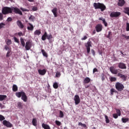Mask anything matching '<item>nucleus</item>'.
I'll return each mask as SVG.
<instances>
[{
	"label": "nucleus",
	"instance_id": "1",
	"mask_svg": "<svg viewBox=\"0 0 129 129\" xmlns=\"http://www.w3.org/2000/svg\"><path fill=\"white\" fill-rule=\"evenodd\" d=\"M16 96L18 98H21L24 102H27L28 101V97L26 95V93L25 92L22 91L21 92H17L15 93Z\"/></svg>",
	"mask_w": 129,
	"mask_h": 129
},
{
	"label": "nucleus",
	"instance_id": "2",
	"mask_svg": "<svg viewBox=\"0 0 129 129\" xmlns=\"http://www.w3.org/2000/svg\"><path fill=\"white\" fill-rule=\"evenodd\" d=\"M94 8H95V10H97L99 9L101 10V12H103L106 10V7L104 4L100 3H94Z\"/></svg>",
	"mask_w": 129,
	"mask_h": 129
},
{
	"label": "nucleus",
	"instance_id": "3",
	"mask_svg": "<svg viewBox=\"0 0 129 129\" xmlns=\"http://www.w3.org/2000/svg\"><path fill=\"white\" fill-rule=\"evenodd\" d=\"M2 12L3 15H9V14H13L12 7L11 8L8 7H3Z\"/></svg>",
	"mask_w": 129,
	"mask_h": 129
},
{
	"label": "nucleus",
	"instance_id": "4",
	"mask_svg": "<svg viewBox=\"0 0 129 129\" xmlns=\"http://www.w3.org/2000/svg\"><path fill=\"white\" fill-rule=\"evenodd\" d=\"M115 87L118 91H122L124 89V86L119 82L116 83Z\"/></svg>",
	"mask_w": 129,
	"mask_h": 129
},
{
	"label": "nucleus",
	"instance_id": "5",
	"mask_svg": "<svg viewBox=\"0 0 129 129\" xmlns=\"http://www.w3.org/2000/svg\"><path fill=\"white\" fill-rule=\"evenodd\" d=\"M13 12L15 13V14H18V15H20V16H23V13H22L20 9L17 7H12V13Z\"/></svg>",
	"mask_w": 129,
	"mask_h": 129
},
{
	"label": "nucleus",
	"instance_id": "6",
	"mask_svg": "<svg viewBox=\"0 0 129 129\" xmlns=\"http://www.w3.org/2000/svg\"><path fill=\"white\" fill-rule=\"evenodd\" d=\"M3 124L5 126H6L7 127H13V124L10 122V121H8L7 120H4L3 121Z\"/></svg>",
	"mask_w": 129,
	"mask_h": 129
},
{
	"label": "nucleus",
	"instance_id": "7",
	"mask_svg": "<svg viewBox=\"0 0 129 129\" xmlns=\"http://www.w3.org/2000/svg\"><path fill=\"white\" fill-rule=\"evenodd\" d=\"M120 15H121L120 12H112L110 13V17L111 18H118Z\"/></svg>",
	"mask_w": 129,
	"mask_h": 129
},
{
	"label": "nucleus",
	"instance_id": "8",
	"mask_svg": "<svg viewBox=\"0 0 129 129\" xmlns=\"http://www.w3.org/2000/svg\"><path fill=\"white\" fill-rule=\"evenodd\" d=\"M92 45H91V41H89L87 42V43H85V47L87 49V52L88 54H89L90 53V47H92Z\"/></svg>",
	"mask_w": 129,
	"mask_h": 129
},
{
	"label": "nucleus",
	"instance_id": "9",
	"mask_svg": "<svg viewBox=\"0 0 129 129\" xmlns=\"http://www.w3.org/2000/svg\"><path fill=\"white\" fill-rule=\"evenodd\" d=\"M109 70L112 74H117V73H118V70L115 69L113 66L110 67L109 68Z\"/></svg>",
	"mask_w": 129,
	"mask_h": 129
},
{
	"label": "nucleus",
	"instance_id": "10",
	"mask_svg": "<svg viewBox=\"0 0 129 129\" xmlns=\"http://www.w3.org/2000/svg\"><path fill=\"white\" fill-rule=\"evenodd\" d=\"M74 100L76 105L79 104V103H80V98L79 97V96L76 95L74 97Z\"/></svg>",
	"mask_w": 129,
	"mask_h": 129
},
{
	"label": "nucleus",
	"instance_id": "11",
	"mask_svg": "<svg viewBox=\"0 0 129 129\" xmlns=\"http://www.w3.org/2000/svg\"><path fill=\"white\" fill-rule=\"evenodd\" d=\"M95 29L97 33H99V32H101L102 31V25L98 24L95 26Z\"/></svg>",
	"mask_w": 129,
	"mask_h": 129
},
{
	"label": "nucleus",
	"instance_id": "12",
	"mask_svg": "<svg viewBox=\"0 0 129 129\" xmlns=\"http://www.w3.org/2000/svg\"><path fill=\"white\" fill-rule=\"evenodd\" d=\"M25 49L27 51H29L31 49V42L27 41L25 44Z\"/></svg>",
	"mask_w": 129,
	"mask_h": 129
},
{
	"label": "nucleus",
	"instance_id": "13",
	"mask_svg": "<svg viewBox=\"0 0 129 129\" xmlns=\"http://www.w3.org/2000/svg\"><path fill=\"white\" fill-rule=\"evenodd\" d=\"M38 72L40 75L44 76L45 74H46L47 70H46V69L38 70Z\"/></svg>",
	"mask_w": 129,
	"mask_h": 129
},
{
	"label": "nucleus",
	"instance_id": "14",
	"mask_svg": "<svg viewBox=\"0 0 129 129\" xmlns=\"http://www.w3.org/2000/svg\"><path fill=\"white\" fill-rule=\"evenodd\" d=\"M118 67L120 69H126V66L123 62H120L118 63Z\"/></svg>",
	"mask_w": 129,
	"mask_h": 129
},
{
	"label": "nucleus",
	"instance_id": "15",
	"mask_svg": "<svg viewBox=\"0 0 129 129\" xmlns=\"http://www.w3.org/2000/svg\"><path fill=\"white\" fill-rule=\"evenodd\" d=\"M17 25L19 27V28H20V29H24V24L22 23V22L20 20H18L17 21Z\"/></svg>",
	"mask_w": 129,
	"mask_h": 129
},
{
	"label": "nucleus",
	"instance_id": "16",
	"mask_svg": "<svg viewBox=\"0 0 129 129\" xmlns=\"http://www.w3.org/2000/svg\"><path fill=\"white\" fill-rule=\"evenodd\" d=\"M46 39L48 40L49 43H52V42L54 41V40H52V39H53V36L51 35V34H47Z\"/></svg>",
	"mask_w": 129,
	"mask_h": 129
},
{
	"label": "nucleus",
	"instance_id": "17",
	"mask_svg": "<svg viewBox=\"0 0 129 129\" xmlns=\"http://www.w3.org/2000/svg\"><path fill=\"white\" fill-rule=\"evenodd\" d=\"M125 4V1H124V0H119V2L118 3V6L119 7H123Z\"/></svg>",
	"mask_w": 129,
	"mask_h": 129
},
{
	"label": "nucleus",
	"instance_id": "18",
	"mask_svg": "<svg viewBox=\"0 0 129 129\" xmlns=\"http://www.w3.org/2000/svg\"><path fill=\"white\" fill-rule=\"evenodd\" d=\"M51 12L53 14L54 17L57 18V14H58V12H57V8H53L51 11Z\"/></svg>",
	"mask_w": 129,
	"mask_h": 129
},
{
	"label": "nucleus",
	"instance_id": "19",
	"mask_svg": "<svg viewBox=\"0 0 129 129\" xmlns=\"http://www.w3.org/2000/svg\"><path fill=\"white\" fill-rule=\"evenodd\" d=\"M123 12L129 16V7L124 8Z\"/></svg>",
	"mask_w": 129,
	"mask_h": 129
},
{
	"label": "nucleus",
	"instance_id": "20",
	"mask_svg": "<svg viewBox=\"0 0 129 129\" xmlns=\"http://www.w3.org/2000/svg\"><path fill=\"white\" fill-rule=\"evenodd\" d=\"M28 25L30 26L27 27V30H28V31H33L34 30V26L31 23H28Z\"/></svg>",
	"mask_w": 129,
	"mask_h": 129
},
{
	"label": "nucleus",
	"instance_id": "21",
	"mask_svg": "<svg viewBox=\"0 0 129 129\" xmlns=\"http://www.w3.org/2000/svg\"><path fill=\"white\" fill-rule=\"evenodd\" d=\"M42 127L44 129H51V127H50V126H49V125L45 124L44 123L42 124Z\"/></svg>",
	"mask_w": 129,
	"mask_h": 129
},
{
	"label": "nucleus",
	"instance_id": "22",
	"mask_svg": "<svg viewBox=\"0 0 129 129\" xmlns=\"http://www.w3.org/2000/svg\"><path fill=\"white\" fill-rule=\"evenodd\" d=\"M106 38L109 40H111V38H112V32L111 31L108 32V34L106 36Z\"/></svg>",
	"mask_w": 129,
	"mask_h": 129
},
{
	"label": "nucleus",
	"instance_id": "23",
	"mask_svg": "<svg viewBox=\"0 0 129 129\" xmlns=\"http://www.w3.org/2000/svg\"><path fill=\"white\" fill-rule=\"evenodd\" d=\"M34 34L35 36H40L41 35V30H36L34 31Z\"/></svg>",
	"mask_w": 129,
	"mask_h": 129
},
{
	"label": "nucleus",
	"instance_id": "24",
	"mask_svg": "<svg viewBox=\"0 0 129 129\" xmlns=\"http://www.w3.org/2000/svg\"><path fill=\"white\" fill-rule=\"evenodd\" d=\"M90 78L88 77H86L85 80H84V84H87L90 82Z\"/></svg>",
	"mask_w": 129,
	"mask_h": 129
},
{
	"label": "nucleus",
	"instance_id": "25",
	"mask_svg": "<svg viewBox=\"0 0 129 129\" xmlns=\"http://www.w3.org/2000/svg\"><path fill=\"white\" fill-rule=\"evenodd\" d=\"M47 33L46 32H45L44 33V34L42 36L41 40H42V41H45L47 39Z\"/></svg>",
	"mask_w": 129,
	"mask_h": 129
},
{
	"label": "nucleus",
	"instance_id": "26",
	"mask_svg": "<svg viewBox=\"0 0 129 129\" xmlns=\"http://www.w3.org/2000/svg\"><path fill=\"white\" fill-rule=\"evenodd\" d=\"M7 96L6 95H0V101H3L7 98Z\"/></svg>",
	"mask_w": 129,
	"mask_h": 129
},
{
	"label": "nucleus",
	"instance_id": "27",
	"mask_svg": "<svg viewBox=\"0 0 129 129\" xmlns=\"http://www.w3.org/2000/svg\"><path fill=\"white\" fill-rule=\"evenodd\" d=\"M41 53H42L43 56H44V57H46V58H47L48 57V54L47 53V52H46L45 50L42 49Z\"/></svg>",
	"mask_w": 129,
	"mask_h": 129
},
{
	"label": "nucleus",
	"instance_id": "28",
	"mask_svg": "<svg viewBox=\"0 0 129 129\" xmlns=\"http://www.w3.org/2000/svg\"><path fill=\"white\" fill-rule=\"evenodd\" d=\"M113 93H117V91H116L114 88H111L110 89V94H111V95H113Z\"/></svg>",
	"mask_w": 129,
	"mask_h": 129
},
{
	"label": "nucleus",
	"instance_id": "29",
	"mask_svg": "<svg viewBox=\"0 0 129 129\" xmlns=\"http://www.w3.org/2000/svg\"><path fill=\"white\" fill-rule=\"evenodd\" d=\"M12 90L14 92H17L18 91V86L17 85H13Z\"/></svg>",
	"mask_w": 129,
	"mask_h": 129
},
{
	"label": "nucleus",
	"instance_id": "30",
	"mask_svg": "<svg viewBox=\"0 0 129 129\" xmlns=\"http://www.w3.org/2000/svg\"><path fill=\"white\" fill-rule=\"evenodd\" d=\"M32 124L34 125V126H37V119L33 118L32 119Z\"/></svg>",
	"mask_w": 129,
	"mask_h": 129
},
{
	"label": "nucleus",
	"instance_id": "31",
	"mask_svg": "<svg viewBox=\"0 0 129 129\" xmlns=\"http://www.w3.org/2000/svg\"><path fill=\"white\" fill-rule=\"evenodd\" d=\"M20 41H21V45L23 47H25V41L24 40L23 38H20Z\"/></svg>",
	"mask_w": 129,
	"mask_h": 129
},
{
	"label": "nucleus",
	"instance_id": "32",
	"mask_svg": "<svg viewBox=\"0 0 129 129\" xmlns=\"http://www.w3.org/2000/svg\"><path fill=\"white\" fill-rule=\"evenodd\" d=\"M116 110V112L117 113V114L118 115V116H120V115H121V112L120 111V110H119V109H115Z\"/></svg>",
	"mask_w": 129,
	"mask_h": 129
},
{
	"label": "nucleus",
	"instance_id": "33",
	"mask_svg": "<svg viewBox=\"0 0 129 129\" xmlns=\"http://www.w3.org/2000/svg\"><path fill=\"white\" fill-rule=\"evenodd\" d=\"M17 105L19 108H23V103L21 102H18L17 103Z\"/></svg>",
	"mask_w": 129,
	"mask_h": 129
},
{
	"label": "nucleus",
	"instance_id": "34",
	"mask_svg": "<svg viewBox=\"0 0 129 129\" xmlns=\"http://www.w3.org/2000/svg\"><path fill=\"white\" fill-rule=\"evenodd\" d=\"M35 16H33V15H31L29 18V21H31V22H34V21H35Z\"/></svg>",
	"mask_w": 129,
	"mask_h": 129
},
{
	"label": "nucleus",
	"instance_id": "35",
	"mask_svg": "<svg viewBox=\"0 0 129 129\" xmlns=\"http://www.w3.org/2000/svg\"><path fill=\"white\" fill-rule=\"evenodd\" d=\"M53 87L54 89H57V88L59 87V85H58V83L55 82L53 84Z\"/></svg>",
	"mask_w": 129,
	"mask_h": 129
},
{
	"label": "nucleus",
	"instance_id": "36",
	"mask_svg": "<svg viewBox=\"0 0 129 129\" xmlns=\"http://www.w3.org/2000/svg\"><path fill=\"white\" fill-rule=\"evenodd\" d=\"M128 118H121V120H122V122H123V123H125V122H127V121H128Z\"/></svg>",
	"mask_w": 129,
	"mask_h": 129
},
{
	"label": "nucleus",
	"instance_id": "37",
	"mask_svg": "<svg viewBox=\"0 0 129 129\" xmlns=\"http://www.w3.org/2000/svg\"><path fill=\"white\" fill-rule=\"evenodd\" d=\"M105 122L106 123H109V119H108V116L106 115H105Z\"/></svg>",
	"mask_w": 129,
	"mask_h": 129
},
{
	"label": "nucleus",
	"instance_id": "38",
	"mask_svg": "<svg viewBox=\"0 0 129 129\" xmlns=\"http://www.w3.org/2000/svg\"><path fill=\"white\" fill-rule=\"evenodd\" d=\"M5 119H6V117H5V116H4V115L0 114V121H4V120H5Z\"/></svg>",
	"mask_w": 129,
	"mask_h": 129
},
{
	"label": "nucleus",
	"instance_id": "39",
	"mask_svg": "<svg viewBox=\"0 0 129 129\" xmlns=\"http://www.w3.org/2000/svg\"><path fill=\"white\" fill-rule=\"evenodd\" d=\"M7 46H10L12 44V40L11 39H8L6 42Z\"/></svg>",
	"mask_w": 129,
	"mask_h": 129
},
{
	"label": "nucleus",
	"instance_id": "40",
	"mask_svg": "<svg viewBox=\"0 0 129 129\" xmlns=\"http://www.w3.org/2000/svg\"><path fill=\"white\" fill-rule=\"evenodd\" d=\"M61 76V73L59 72H57L55 74V77H57V78H59Z\"/></svg>",
	"mask_w": 129,
	"mask_h": 129
},
{
	"label": "nucleus",
	"instance_id": "41",
	"mask_svg": "<svg viewBox=\"0 0 129 129\" xmlns=\"http://www.w3.org/2000/svg\"><path fill=\"white\" fill-rule=\"evenodd\" d=\"M5 26H6V24L5 23H0V30L1 29H3V28H5Z\"/></svg>",
	"mask_w": 129,
	"mask_h": 129
},
{
	"label": "nucleus",
	"instance_id": "42",
	"mask_svg": "<svg viewBox=\"0 0 129 129\" xmlns=\"http://www.w3.org/2000/svg\"><path fill=\"white\" fill-rule=\"evenodd\" d=\"M78 125H79V126L81 125V126H83V127H86V124H83V123H82V122H79Z\"/></svg>",
	"mask_w": 129,
	"mask_h": 129
},
{
	"label": "nucleus",
	"instance_id": "43",
	"mask_svg": "<svg viewBox=\"0 0 129 129\" xmlns=\"http://www.w3.org/2000/svg\"><path fill=\"white\" fill-rule=\"evenodd\" d=\"M59 117H64V113H63V112L62 111H59Z\"/></svg>",
	"mask_w": 129,
	"mask_h": 129
},
{
	"label": "nucleus",
	"instance_id": "44",
	"mask_svg": "<svg viewBox=\"0 0 129 129\" xmlns=\"http://www.w3.org/2000/svg\"><path fill=\"white\" fill-rule=\"evenodd\" d=\"M55 124H56V125H58V126H60V125H61V123L60 122V121L58 120H55Z\"/></svg>",
	"mask_w": 129,
	"mask_h": 129
},
{
	"label": "nucleus",
	"instance_id": "45",
	"mask_svg": "<svg viewBox=\"0 0 129 129\" xmlns=\"http://www.w3.org/2000/svg\"><path fill=\"white\" fill-rule=\"evenodd\" d=\"M110 80L111 82H114L115 81H116V78L115 77H111Z\"/></svg>",
	"mask_w": 129,
	"mask_h": 129
},
{
	"label": "nucleus",
	"instance_id": "46",
	"mask_svg": "<svg viewBox=\"0 0 129 129\" xmlns=\"http://www.w3.org/2000/svg\"><path fill=\"white\" fill-rule=\"evenodd\" d=\"M126 31L129 32V23H127L126 24Z\"/></svg>",
	"mask_w": 129,
	"mask_h": 129
},
{
	"label": "nucleus",
	"instance_id": "47",
	"mask_svg": "<svg viewBox=\"0 0 129 129\" xmlns=\"http://www.w3.org/2000/svg\"><path fill=\"white\" fill-rule=\"evenodd\" d=\"M121 37H123L126 39V40H128L129 39V36H126L124 34H122Z\"/></svg>",
	"mask_w": 129,
	"mask_h": 129
},
{
	"label": "nucleus",
	"instance_id": "48",
	"mask_svg": "<svg viewBox=\"0 0 129 129\" xmlns=\"http://www.w3.org/2000/svg\"><path fill=\"white\" fill-rule=\"evenodd\" d=\"M14 40L15 42H16V43H18V44H19V43H20V41H19V39L18 38H17V37H14Z\"/></svg>",
	"mask_w": 129,
	"mask_h": 129
},
{
	"label": "nucleus",
	"instance_id": "49",
	"mask_svg": "<svg viewBox=\"0 0 129 129\" xmlns=\"http://www.w3.org/2000/svg\"><path fill=\"white\" fill-rule=\"evenodd\" d=\"M11 50H8L6 54V57H9L11 56Z\"/></svg>",
	"mask_w": 129,
	"mask_h": 129
},
{
	"label": "nucleus",
	"instance_id": "50",
	"mask_svg": "<svg viewBox=\"0 0 129 129\" xmlns=\"http://www.w3.org/2000/svg\"><path fill=\"white\" fill-rule=\"evenodd\" d=\"M3 20H4V14L0 13V21H3Z\"/></svg>",
	"mask_w": 129,
	"mask_h": 129
},
{
	"label": "nucleus",
	"instance_id": "51",
	"mask_svg": "<svg viewBox=\"0 0 129 129\" xmlns=\"http://www.w3.org/2000/svg\"><path fill=\"white\" fill-rule=\"evenodd\" d=\"M113 117L114 118L116 119V118H117V117H118V115L116 113H114V114H113Z\"/></svg>",
	"mask_w": 129,
	"mask_h": 129
},
{
	"label": "nucleus",
	"instance_id": "52",
	"mask_svg": "<svg viewBox=\"0 0 129 129\" xmlns=\"http://www.w3.org/2000/svg\"><path fill=\"white\" fill-rule=\"evenodd\" d=\"M5 49L6 51H8V50H9V51H11V50H10V47L8 45H5Z\"/></svg>",
	"mask_w": 129,
	"mask_h": 129
},
{
	"label": "nucleus",
	"instance_id": "53",
	"mask_svg": "<svg viewBox=\"0 0 129 129\" xmlns=\"http://www.w3.org/2000/svg\"><path fill=\"white\" fill-rule=\"evenodd\" d=\"M99 21H102L103 24L104 23H105V22H106L105 19H103L102 17L99 18Z\"/></svg>",
	"mask_w": 129,
	"mask_h": 129
},
{
	"label": "nucleus",
	"instance_id": "54",
	"mask_svg": "<svg viewBox=\"0 0 129 129\" xmlns=\"http://www.w3.org/2000/svg\"><path fill=\"white\" fill-rule=\"evenodd\" d=\"M20 10L21 11H22V12H29V10H28L27 9H24V8H20Z\"/></svg>",
	"mask_w": 129,
	"mask_h": 129
},
{
	"label": "nucleus",
	"instance_id": "55",
	"mask_svg": "<svg viewBox=\"0 0 129 129\" xmlns=\"http://www.w3.org/2000/svg\"><path fill=\"white\" fill-rule=\"evenodd\" d=\"M12 21H13V18H12L11 17H9L7 20V21L8 22H12Z\"/></svg>",
	"mask_w": 129,
	"mask_h": 129
},
{
	"label": "nucleus",
	"instance_id": "56",
	"mask_svg": "<svg viewBox=\"0 0 129 129\" xmlns=\"http://www.w3.org/2000/svg\"><path fill=\"white\" fill-rule=\"evenodd\" d=\"M121 78L124 81H125V80L126 79V77L123 75L122 76V77H121Z\"/></svg>",
	"mask_w": 129,
	"mask_h": 129
},
{
	"label": "nucleus",
	"instance_id": "57",
	"mask_svg": "<svg viewBox=\"0 0 129 129\" xmlns=\"http://www.w3.org/2000/svg\"><path fill=\"white\" fill-rule=\"evenodd\" d=\"M95 72H98V70L96 68H94L93 70V73H95Z\"/></svg>",
	"mask_w": 129,
	"mask_h": 129
},
{
	"label": "nucleus",
	"instance_id": "58",
	"mask_svg": "<svg viewBox=\"0 0 129 129\" xmlns=\"http://www.w3.org/2000/svg\"><path fill=\"white\" fill-rule=\"evenodd\" d=\"M32 10L34 11H37L38 10V8L36 7H33L32 8Z\"/></svg>",
	"mask_w": 129,
	"mask_h": 129
},
{
	"label": "nucleus",
	"instance_id": "59",
	"mask_svg": "<svg viewBox=\"0 0 129 129\" xmlns=\"http://www.w3.org/2000/svg\"><path fill=\"white\" fill-rule=\"evenodd\" d=\"M123 75H122V74H120V73H118L117 74V76H118V77H120V78H121L122 76H123Z\"/></svg>",
	"mask_w": 129,
	"mask_h": 129
},
{
	"label": "nucleus",
	"instance_id": "60",
	"mask_svg": "<svg viewBox=\"0 0 129 129\" xmlns=\"http://www.w3.org/2000/svg\"><path fill=\"white\" fill-rule=\"evenodd\" d=\"M91 52L93 54V56H95V51L93 49H91Z\"/></svg>",
	"mask_w": 129,
	"mask_h": 129
},
{
	"label": "nucleus",
	"instance_id": "61",
	"mask_svg": "<svg viewBox=\"0 0 129 129\" xmlns=\"http://www.w3.org/2000/svg\"><path fill=\"white\" fill-rule=\"evenodd\" d=\"M18 35L21 37V36H24V35H23V32H19L18 33H17Z\"/></svg>",
	"mask_w": 129,
	"mask_h": 129
},
{
	"label": "nucleus",
	"instance_id": "62",
	"mask_svg": "<svg viewBox=\"0 0 129 129\" xmlns=\"http://www.w3.org/2000/svg\"><path fill=\"white\" fill-rule=\"evenodd\" d=\"M86 39H87V36H85L83 38H81V40H82V41H83L84 40H86Z\"/></svg>",
	"mask_w": 129,
	"mask_h": 129
},
{
	"label": "nucleus",
	"instance_id": "63",
	"mask_svg": "<svg viewBox=\"0 0 129 129\" xmlns=\"http://www.w3.org/2000/svg\"><path fill=\"white\" fill-rule=\"evenodd\" d=\"M103 24H104L105 27H107V23L106 21L105 22H104Z\"/></svg>",
	"mask_w": 129,
	"mask_h": 129
},
{
	"label": "nucleus",
	"instance_id": "64",
	"mask_svg": "<svg viewBox=\"0 0 129 129\" xmlns=\"http://www.w3.org/2000/svg\"><path fill=\"white\" fill-rule=\"evenodd\" d=\"M96 33V31L94 30V31H93V33H92V35H94V34H95Z\"/></svg>",
	"mask_w": 129,
	"mask_h": 129
}]
</instances>
